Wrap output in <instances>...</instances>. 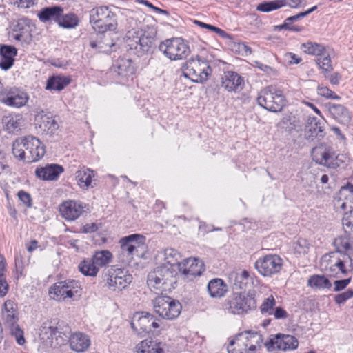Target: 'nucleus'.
Returning <instances> with one entry per match:
<instances>
[{
  "label": "nucleus",
  "mask_w": 353,
  "mask_h": 353,
  "mask_svg": "<svg viewBox=\"0 0 353 353\" xmlns=\"http://www.w3.org/2000/svg\"><path fill=\"white\" fill-rule=\"evenodd\" d=\"M320 267L328 276L341 279L353 270V260L343 252H331L321 257Z\"/></svg>",
  "instance_id": "f03ea898"
},
{
  "label": "nucleus",
  "mask_w": 353,
  "mask_h": 353,
  "mask_svg": "<svg viewBox=\"0 0 353 353\" xmlns=\"http://www.w3.org/2000/svg\"><path fill=\"white\" fill-rule=\"evenodd\" d=\"M341 79V74L339 72H334L329 77L330 83L332 85H338Z\"/></svg>",
  "instance_id": "774afa93"
},
{
  "label": "nucleus",
  "mask_w": 353,
  "mask_h": 353,
  "mask_svg": "<svg viewBox=\"0 0 353 353\" xmlns=\"http://www.w3.org/2000/svg\"><path fill=\"white\" fill-rule=\"evenodd\" d=\"M29 100L28 94L19 87L3 88L0 94V101L3 104L16 108L25 106Z\"/></svg>",
  "instance_id": "f3484780"
},
{
  "label": "nucleus",
  "mask_w": 353,
  "mask_h": 353,
  "mask_svg": "<svg viewBox=\"0 0 353 353\" xmlns=\"http://www.w3.org/2000/svg\"><path fill=\"white\" fill-rule=\"evenodd\" d=\"M19 199L26 208H30L32 205V199L31 195L24 190H20L17 193Z\"/></svg>",
  "instance_id": "bf43d9fd"
},
{
  "label": "nucleus",
  "mask_w": 353,
  "mask_h": 353,
  "mask_svg": "<svg viewBox=\"0 0 353 353\" xmlns=\"http://www.w3.org/2000/svg\"><path fill=\"white\" fill-rule=\"evenodd\" d=\"M334 202L336 208L343 210H353V184L347 183L341 187Z\"/></svg>",
  "instance_id": "393cba45"
},
{
  "label": "nucleus",
  "mask_w": 353,
  "mask_h": 353,
  "mask_svg": "<svg viewBox=\"0 0 353 353\" xmlns=\"http://www.w3.org/2000/svg\"><path fill=\"white\" fill-rule=\"evenodd\" d=\"M311 154L312 159L319 165L331 168H336L340 165L335 151L326 143H320L315 146Z\"/></svg>",
  "instance_id": "2eb2a0df"
},
{
  "label": "nucleus",
  "mask_w": 353,
  "mask_h": 353,
  "mask_svg": "<svg viewBox=\"0 0 353 353\" xmlns=\"http://www.w3.org/2000/svg\"><path fill=\"white\" fill-rule=\"evenodd\" d=\"M310 248V243L304 239H299L295 247L296 252L299 254H307Z\"/></svg>",
  "instance_id": "13d9d810"
},
{
  "label": "nucleus",
  "mask_w": 353,
  "mask_h": 353,
  "mask_svg": "<svg viewBox=\"0 0 353 353\" xmlns=\"http://www.w3.org/2000/svg\"><path fill=\"white\" fill-rule=\"evenodd\" d=\"M1 317L6 327L18 324L19 312L17 303L12 300H6L3 305Z\"/></svg>",
  "instance_id": "4be33fe9"
},
{
  "label": "nucleus",
  "mask_w": 353,
  "mask_h": 353,
  "mask_svg": "<svg viewBox=\"0 0 353 353\" xmlns=\"http://www.w3.org/2000/svg\"><path fill=\"white\" fill-rule=\"evenodd\" d=\"M82 287L79 281L68 279L54 283L48 289V295L51 299L61 302L68 299L74 300L79 297Z\"/></svg>",
  "instance_id": "0eeeda50"
},
{
  "label": "nucleus",
  "mask_w": 353,
  "mask_h": 353,
  "mask_svg": "<svg viewBox=\"0 0 353 353\" xmlns=\"http://www.w3.org/2000/svg\"><path fill=\"white\" fill-rule=\"evenodd\" d=\"M316 63L322 70L325 77H327V73H330L333 70L331 57L327 51H325V54H323V57H319L316 59Z\"/></svg>",
  "instance_id": "8fccbe9b"
},
{
  "label": "nucleus",
  "mask_w": 353,
  "mask_h": 353,
  "mask_svg": "<svg viewBox=\"0 0 353 353\" xmlns=\"http://www.w3.org/2000/svg\"><path fill=\"white\" fill-rule=\"evenodd\" d=\"M256 101L261 107L272 112H281L288 103L283 91L273 85L263 88Z\"/></svg>",
  "instance_id": "423d86ee"
},
{
  "label": "nucleus",
  "mask_w": 353,
  "mask_h": 353,
  "mask_svg": "<svg viewBox=\"0 0 353 353\" xmlns=\"http://www.w3.org/2000/svg\"><path fill=\"white\" fill-rule=\"evenodd\" d=\"M317 93L321 97L327 99H340L341 97L328 87L320 85L317 87Z\"/></svg>",
  "instance_id": "6e6d98bb"
},
{
  "label": "nucleus",
  "mask_w": 353,
  "mask_h": 353,
  "mask_svg": "<svg viewBox=\"0 0 353 353\" xmlns=\"http://www.w3.org/2000/svg\"><path fill=\"white\" fill-rule=\"evenodd\" d=\"M285 6H288L292 8H300L306 5V0H285Z\"/></svg>",
  "instance_id": "0e129e2a"
},
{
  "label": "nucleus",
  "mask_w": 353,
  "mask_h": 353,
  "mask_svg": "<svg viewBox=\"0 0 353 353\" xmlns=\"http://www.w3.org/2000/svg\"><path fill=\"white\" fill-rule=\"evenodd\" d=\"M317 6H314L312 7L311 8L308 9L305 12H301L298 13L297 14H295L294 16H290L288 18H286L284 21V23H287L288 26H286V30L292 31V32H301L303 30V26H299V25H294V23L299 19H301L302 18L306 17L315 10H316Z\"/></svg>",
  "instance_id": "e433bc0d"
},
{
  "label": "nucleus",
  "mask_w": 353,
  "mask_h": 353,
  "mask_svg": "<svg viewBox=\"0 0 353 353\" xmlns=\"http://www.w3.org/2000/svg\"><path fill=\"white\" fill-rule=\"evenodd\" d=\"M7 266L6 257L0 254V297H4L9 291V285L6 277Z\"/></svg>",
  "instance_id": "ea45409f"
},
{
  "label": "nucleus",
  "mask_w": 353,
  "mask_h": 353,
  "mask_svg": "<svg viewBox=\"0 0 353 353\" xmlns=\"http://www.w3.org/2000/svg\"><path fill=\"white\" fill-rule=\"evenodd\" d=\"M90 23L94 31L99 34L100 38L107 32H114L118 27L117 14L106 6L91 10Z\"/></svg>",
  "instance_id": "20e7f679"
},
{
  "label": "nucleus",
  "mask_w": 353,
  "mask_h": 353,
  "mask_svg": "<svg viewBox=\"0 0 353 353\" xmlns=\"http://www.w3.org/2000/svg\"><path fill=\"white\" fill-rule=\"evenodd\" d=\"M329 110L333 117L341 123H346L350 121V113L343 105L332 104L329 108Z\"/></svg>",
  "instance_id": "58836bf2"
},
{
  "label": "nucleus",
  "mask_w": 353,
  "mask_h": 353,
  "mask_svg": "<svg viewBox=\"0 0 353 353\" xmlns=\"http://www.w3.org/2000/svg\"><path fill=\"white\" fill-rule=\"evenodd\" d=\"M350 282L351 278L336 280L334 282V291L340 292L343 290L350 283Z\"/></svg>",
  "instance_id": "680f3d73"
},
{
  "label": "nucleus",
  "mask_w": 353,
  "mask_h": 353,
  "mask_svg": "<svg viewBox=\"0 0 353 353\" xmlns=\"http://www.w3.org/2000/svg\"><path fill=\"white\" fill-rule=\"evenodd\" d=\"M179 271L187 277H195L205 271V265L198 258L190 257L179 264Z\"/></svg>",
  "instance_id": "412c9836"
},
{
  "label": "nucleus",
  "mask_w": 353,
  "mask_h": 353,
  "mask_svg": "<svg viewBox=\"0 0 353 353\" xmlns=\"http://www.w3.org/2000/svg\"><path fill=\"white\" fill-rule=\"evenodd\" d=\"M153 307L160 317L172 320L179 316L182 305L177 300L169 296H158L153 300Z\"/></svg>",
  "instance_id": "9d476101"
},
{
  "label": "nucleus",
  "mask_w": 353,
  "mask_h": 353,
  "mask_svg": "<svg viewBox=\"0 0 353 353\" xmlns=\"http://www.w3.org/2000/svg\"><path fill=\"white\" fill-rule=\"evenodd\" d=\"M159 50L171 61L183 60L190 52L188 43L181 37L165 39L159 43Z\"/></svg>",
  "instance_id": "1a4fd4ad"
},
{
  "label": "nucleus",
  "mask_w": 353,
  "mask_h": 353,
  "mask_svg": "<svg viewBox=\"0 0 353 353\" xmlns=\"http://www.w3.org/2000/svg\"><path fill=\"white\" fill-rule=\"evenodd\" d=\"M71 82L70 77L61 75L50 77L47 81L46 89L49 90L61 91Z\"/></svg>",
  "instance_id": "f704fd0d"
},
{
  "label": "nucleus",
  "mask_w": 353,
  "mask_h": 353,
  "mask_svg": "<svg viewBox=\"0 0 353 353\" xmlns=\"http://www.w3.org/2000/svg\"><path fill=\"white\" fill-rule=\"evenodd\" d=\"M35 26L32 21L27 18H21L18 19L12 29V37L14 39L30 43L32 39V32Z\"/></svg>",
  "instance_id": "6ab92c4d"
},
{
  "label": "nucleus",
  "mask_w": 353,
  "mask_h": 353,
  "mask_svg": "<svg viewBox=\"0 0 353 353\" xmlns=\"http://www.w3.org/2000/svg\"><path fill=\"white\" fill-rule=\"evenodd\" d=\"M207 288L210 296L216 299L225 296L228 291L227 284L220 278L211 279L208 282Z\"/></svg>",
  "instance_id": "7c9ffc66"
},
{
  "label": "nucleus",
  "mask_w": 353,
  "mask_h": 353,
  "mask_svg": "<svg viewBox=\"0 0 353 353\" xmlns=\"http://www.w3.org/2000/svg\"><path fill=\"white\" fill-rule=\"evenodd\" d=\"M205 29H208L210 31L214 32L215 33H216L217 34H219L220 37H221L223 38L227 37V36H228V34L226 33L225 31H224L223 30H222L216 26H214L210 24L207 23L206 26H205Z\"/></svg>",
  "instance_id": "338daca9"
},
{
  "label": "nucleus",
  "mask_w": 353,
  "mask_h": 353,
  "mask_svg": "<svg viewBox=\"0 0 353 353\" xmlns=\"http://www.w3.org/2000/svg\"><path fill=\"white\" fill-rule=\"evenodd\" d=\"M276 302L274 296L272 294H270L263 300L259 307L261 314L272 315V310H274V307L276 305Z\"/></svg>",
  "instance_id": "603ef678"
},
{
  "label": "nucleus",
  "mask_w": 353,
  "mask_h": 353,
  "mask_svg": "<svg viewBox=\"0 0 353 353\" xmlns=\"http://www.w3.org/2000/svg\"><path fill=\"white\" fill-rule=\"evenodd\" d=\"M23 121V118L20 114L6 117L4 120L5 129L8 133L17 134L21 130Z\"/></svg>",
  "instance_id": "c9c22d12"
},
{
  "label": "nucleus",
  "mask_w": 353,
  "mask_h": 353,
  "mask_svg": "<svg viewBox=\"0 0 353 353\" xmlns=\"http://www.w3.org/2000/svg\"><path fill=\"white\" fill-rule=\"evenodd\" d=\"M70 332L71 329L68 323L57 318H53L43 323L39 336L51 346H61L68 341L70 348L77 352L87 350L91 343L90 337L81 332H74L68 336Z\"/></svg>",
  "instance_id": "f257e3e1"
},
{
  "label": "nucleus",
  "mask_w": 353,
  "mask_h": 353,
  "mask_svg": "<svg viewBox=\"0 0 353 353\" xmlns=\"http://www.w3.org/2000/svg\"><path fill=\"white\" fill-rule=\"evenodd\" d=\"M221 86L228 92H237L244 87V79L237 72L226 71L221 78Z\"/></svg>",
  "instance_id": "a878e982"
},
{
  "label": "nucleus",
  "mask_w": 353,
  "mask_h": 353,
  "mask_svg": "<svg viewBox=\"0 0 353 353\" xmlns=\"http://www.w3.org/2000/svg\"><path fill=\"white\" fill-rule=\"evenodd\" d=\"M78 269L84 276L91 277H95L99 272L98 266H97L92 257L83 259L79 263Z\"/></svg>",
  "instance_id": "4c0bfd02"
},
{
  "label": "nucleus",
  "mask_w": 353,
  "mask_h": 353,
  "mask_svg": "<svg viewBox=\"0 0 353 353\" xmlns=\"http://www.w3.org/2000/svg\"><path fill=\"white\" fill-rule=\"evenodd\" d=\"M301 49L305 54L317 57H323L327 51L325 46L322 44H319L315 42H307L302 43Z\"/></svg>",
  "instance_id": "37998d69"
},
{
  "label": "nucleus",
  "mask_w": 353,
  "mask_h": 353,
  "mask_svg": "<svg viewBox=\"0 0 353 353\" xmlns=\"http://www.w3.org/2000/svg\"><path fill=\"white\" fill-rule=\"evenodd\" d=\"M228 309L233 314H243L256 308L257 303L254 291L247 293H234L227 302Z\"/></svg>",
  "instance_id": "9b49d317"
},
{
  "label": "nucleus",
  "mask_w": 353,
  "mask_h": 353,
  "mask_svg": "<svg viewBox=\"0 0 353 353\" xmlns=\"http://www.w3.org/2000/svg\"><path fill=\"white\" fill-rule=\"evenodd\" d=\"M307 285L312 288L324 290L330 289L332 283L325 275L314 274L309 278Z\"/></svg>",
  "instance_id": "79ce46f5"
},
{
  "label": "nucleus",
  "mask_w": 353,
  "mask_h": 353,
  "mask_svg": "<svg viewBox=\"0 0 353 353\" xmlns=\"http://www.w3.org/2000/svg\"><path fill=\"white\" fill-rule=\"evenodd\" d=\"M178 273L172 265H161L149 272L147 285L157 294L169 293L176 288Z\"/></svg>",
  "instance_id": "7ed1b4c3"
},
{
  "label": "nucleus",
  "mask_w": 353,
  "mask_h": 353,
  "mask_svg": "<svg viewBox=\"0 0 353 353\" xmlns=\"http://www.w3.org/2000/svg\"><path fill=\"white\" fill-rule=\"evenodd\" d=\"M334 245L337 249L336 251H341L346 253L348 251H353V236L345 234L338 236L334 239Z\"/></svg>",
  "instance_id": "a19ab883"
},
{
  "label": "nucleus",
  "mask_w": 353,
  "mask_h": 353,
  "mask_svg": "<svg viewBox=\"0 0 353 353\" xmlns=\"http://www.w3.org/2000/svg\"><path fill=\"white\" fill-rule=\"evenodd\" d=\"M259 283V280L256 274L254 272L246 270H243L241 272L236 274L234 279L235 285L244 290L249 287L256 285Z\"/></svg>",
  "instance_id": "c85d7f7f"
},
{
  "label": "nucleus",
  "mask_w": 353,
  "mask_h": 353,
  "mask_svg": "<svg viewBox=\"0 0 353 353\" xmlns=\"http://www.w3.org/2000/svg\"><path fill=\"white\" fill-rule=\"evenodd\" d=\"M79 23V17L74 13H68L60 16L57 24L64 28H74Z\"/></svg>",
  "instance_id": "09e8293b"
},
{
  "label": "nucleus",
  "mask_w": 353,
  "mask_h": 353,
  "mask_svg": "<svg viewBox=\"0 0 353 353\" xmlns=\"http://www.w3.org/2000/svg\"><path fill=\"white\" fill-rule=\"evenodd\" d=\"M262 341L261 336L250 330L240 332L230 340L228 353H254Z\"/></svg>",
  "instance_id": "39448f33"
},
{
  "label": "nucleus",
  "mask_w": 353,
  "mask_h": 353,
  "mask_svg": "<svg viewBox=\"0 0 353 353\" xmlns=\"http://www.w3.org/2000/svg\"><path fill=\"white\" fill-rule=\"evenodd\" d=\"M112 252L108 250L96 251L92 256V259L99 270L108 265L112 261Z\"/></svg>",
  "instance_id": "a18cd8bd"
},
{
  "label": "nucleus",
  "mask_w": 353,
  "mask_h": 353,
  "mask_svg": "<svg viewBox=\"0 0 353 353\" xmlns=\"http://www.w3.org/2000/svg\"><path fill=\"white\" fill-rule=\"evenodd\" d=\"M17 49L12 46L3 45L0 48V68L4 70L10 69L14 62Z\"/></svg>",
  "instance_id": "cd10ccee"
},
{
  "label": "nucleus",
  "mask_w": 353,
  "mask_h": 353,
  "mask_svg": "<svg viewBox=\"0 0 353 353\" xmlns=\"http://www.w3.org/2000/svg\"><path fill=\"white\" fill-rule=\"evenodd\" d=\"M145 237L139 234H133L122 237L119 243L122 254L133 259L141 257L146 249Z\"/></svg>",
  "instance_id": "f8f14e48"
},
{
  "label": "nucleus",
  "mask_w": 353,
  "mask_h": 353,
  "mask_svg": "<svg viewBox=\"0 0 353 353\" xmlns=\"http://www.w3.org/2000/svg\"><path fill=\"white\" fill-rule=\"evenodd\" d=\"M20 8H30L37 4L38 0H12Z\"/></svg>",
  "instance_id": "052dcab7"
},
{
  "label": "nucleus",
  "mask_w": 353,
  "mask_h": 353,
  "mask_svg": "<svg viewBox=\"0 0 353 353\" xmlns=\"http://www.w3.org/2000/svg\"><path fill=\"white\" fill-rule=\"evenodd\" d=\"M134 353H163V349L161 342L147 339L135 345Z\"/></svg>",
  "instance_id": "c756f323"
},
{
  "label": "nucleus",
  "mask_w": 353,
  "mask_h": 353,
  "mask_svg": "<svg viewBox=\"0 0 353 353\" xmlns=\"http://www.w3.org/2000/svg\"><path fill=\"white\" fill-rule=\"evenodd\" d=\"M105 286L114 292H121L132 281V276L125 268L111 267L105 274Z\"/></svg>",
  "instance_id": "4468645a"
},
{
  "label": "nucleus",
  "mask_w": 353,
  "mask_h": 353,
  "mask_svg": "<svg viewBox=\"0 0 353 353\" xmlns=\"http://www.w3.org/2000/svg\"><path fill=\"white\" fill-rule=\"evenodd\" d=\"M7 328L9 329L11 335L15 338L19 345H22L26 343L23 331L20 328L18 324H16V325L13 327H9Z\"/></svg>",
  "instance_id": "5fc2aeb1"
},
{
  "label": "nucleus",
  "mask_w": 353,
  "mask_h": 353,
  "mask_svg": "<svg viewBox=\"0 0 353 353\" xmlns=\"http://www.w3.org/2000/svg\"><path fill=\"white\" fill-rule=\"evenodd\" d=\"M285 0L264 1L257 6L256 10L260 12H268L285 6Z\"/></svg>",
  "instance_id": "3c124183"
},
{
  "label": "nucleus",
  "mask_w": 353,
  "mask_h": 353,
  "mask_svg": "<svg viewBox=\"0 0 353 353\" xmlns=\"http://www.w3.org/2000/svg\"><path fill=\"white\" fill-rule=\"evenodd\" d=\"M94 176L93 170L85 167L77 171L75 174L77 184L83 190H88L91 186Z\"/></svg>",
  "instance_id": "72a5a7b5"
},
{
  "label": "nucleus",
  "mask_w": 353,
  "mask_h": 353,
  "mask_svg": "<svg viewBox=\"0 0 353 353\" xmlns=\"http://www.w3.org/2000/svg\"><path fill=\"white\" fill-rule=\"evenodd\" d=\"M276 319H285L288 317V314L283 307H277L272 310V314Z\"/></svg>",
  "instance_id": "e2e57ef3"
},
{
  "label": "nucleus",
  "mask_w": 353,
  "mask_h": 353,
  "mask_svg": "<svg viewBox=\"0 0 353 353\" xmlns=\"http://www.w3.org/2000/svg\"><path fill=\"white\" fill-rule=\"evenodd\" d=\"M63 13V9L61 6H54L42 8L38 13V17L42 22L54 21L58 23L60 16Z\"/></svg>",
  "instance_id": "2f4dec72"
},
{
  "label": "nucleus",
  "mask_w": 353,
  "mask_h": 353,
  "mask_svg": "<svg viewBox=\"0 0 353 353\" xmlns=\"http://www.w3.org/2000/svg\"><path fill=\"white\" fill-rule=\"evenodd\" d=\"M86 204L74 199H68L62 201L59 205L61 216L68 221H72L80 217L84 212Z\"/></svg>",
  "instance_id": "a211bd4d"
},
{
  "label": "nucleus",
  "mask_w": 353,
  "mask_h": 353,
  "mask_svg": "<svg viewBox=\"0 0 353 353\" xmlns=\"http://www.w3.org/2000/svg\"><path fill=\"white\" fill-rule=\"evenodd\" d=\"M24 149L26 150V137L17 139L12 143V154L19 161L26 163L27 156Z\"/></svg>",
  "instance_id": "49530a36"
},
{
  "label": "nucleus",
  "mask_w": 353,
  "mask_h": 353,
  "mask_svg": "<svg viewBox=\"0 0 353 353\" xmlns=\"http://www.w3.org/2000/svg\"><path fill=\"white\" fill-rule=\"evenodd\" d=\"M26 143L28 152L26 163L38 161L45 155L46 147L38 138L31 135L26 136Z\"/></svg>",
  "instance_id": "aec40b11"
},
{
  "label": "nucleus",
  "mask_w": 353,
  "mask_h": 353,
  "mask_svg": "<svg viewBox=\"0 0 353 353\" xmlns=\"http://www.w3.org/2000/svg\"><path fill=\"white\" fill-rule=\"evenodd\" d=\"M342 223L345 233L353 236V209L344 214Z\"/></svg>",
  "instance_id": "864d4df0"
},
{
  "label": "nucleus",
  "mask_w": 353,
  "mask_h": 353,
  "mask_svg": "<svg viewBox=\"0 0 353 353\" xmlns=\"http://www.w3.org/2000/svg\"><path fill=\"white\" fill-rule=\"evenodd\" d=\"M182 71L185 77L199 83L207 81L212 74L209 62L199 55L184 63Z\"/></svg>",
  "instance_id": "6e6552de"
},
{
  "label": "nucleus",
  "mask_w": 353,
  "mask_h": 353,
  "mask_svg": "<svg viewBox=\"0 0 353 353\" xmlns=\"http://www.w3.org/2000/svg\"><path fill=\"white\" fill-rule=\"evenodd\" d=\"M157 31L154 29L149 32L140 30L139 54L148 52L154 45Z\"/></svg>",
  "instance_id": "473e14b6"
},
{
  "label": "nucleus",
  "mask_w": 353,
  "mask_h": 353,
  "mask_svg": "<svg viewBox=\"0 0 353 353\" xmlns=\"http://www.w3.org/2000/svg\"><path fill=\"white\" fill-rule=\"evenodd\" d=\"M274 347L279 350H294L299 345V341L296 337L288 334H279L271 340Z\"/></svg>",
  "instance_id": "bb28decb"
},
{
  "label": "nucleus",
  "mask_w": 353,
  "mask_h": 353,
  "mask_svg": "<svg viewBox=\"0 0 353 353\" xmlns=\"http://www.w3.org/2000/svg\"><path fill=\"white\" fill-rule=\"evenodd\" d=\"M118 74L121 76L129 77L135 73V66L132 60L125 58H119L117 61Z\"/></svg>",
  "instance_id": "c03bdc74"
},
{
  "label": "nucleus",
  "mask_w": 353,
  "mask_h": 353,
  "mask_svg": "<svg viewBox=\"0 0 353 353\" xmlns=\"http://www.w3.org/2000/svg\"><path fill=\"white\" fill-rule=\"evenodd\" d=\"M159 320L146 312H137L132 317V328L139 334L149 333L160 327Z\"/></svg>",
  "instance_id": "dca6fc26"
},
{
  "label": "nucleus",
  "mask_w": 353,
  "mask_h": 353,
  "mask_svg": "<svg viewBox=\"0 0 353 353\" xmlns=\"http://www.w3.org/2000/svg\"><path fill=\"white\" fill-rule=\"evenodd\" d=\"M98 230V226L94 223H87L82 227L81 229V232L83 233H92L96 232Z\"/></svg>",
  "instance_id": "69168bd1"
},
{
  "label": "nucleus",
  "mask_w": 353,
  "mask_h": 353,
  "mask_svg": "<svg viewBox=\"0 0 353 353\" xmlns=\"http://www.w3.org/2000/svg\"><path fill=\"white\" fill-rule=\"evenodd\" d=\"M36 128L42 134L52 135L59 128L55 119L46 114H38L34 119Z\"/></svg>",
  "instance_id": "b1692460"
},
{
  "label": "nucleus",
  "mask_w": 353,
  "mask_h": 353,
  "mask_svg": "<svg viewBox=\"0 0 353 353\" xmlns=\"http://www.w3.org/2000/svg\"><path fill=\"white\" fill-rule=\"evenodd\" d=\"M353 298V290L347 289L346 291L334 296V300L336 304L341 305L347 300Z\"/></svg>",
  "instance_id": "4d7b16f0"
},
{
  "label": "nucleus",
  "mask_w": 353,
  "mask_h": 353,
  "mask_svg": "<svg viewBox=\"0 0 353 353\" xmlns=\"http://www.w3.org/2000/svg\"><path fill=\"white\" fill-rule=\"evenodd\" d=\"M64 168L57 163H47L44 166H39L35 169V176L43 181H57L63 173Z\"/></svg>",
  "instance_id": "5701e85b"
},
{
  "label": "nucleus",
  "mask_w": 353,
  "mask_h": 353,
  "mask_svg": "<svg viewBox=\"0 0 353 353\" xmlns=\"http://www.w3.org/2000/svg\"><path fill=\"white\" fill-rule=\"evenodd\" d=\"M125 43L130 49L139 54L140 30H129L125 35Z\"/></svg>",
  "instance_id": "de8ad7c7"
},
{
  "label": "nucleus",
  "mask_w": 353,
  "mask_h": 353,
  "mask_svg": "<svg viewBox=\"0 0 353 353\" xmlns=\"http://www.w3.org/2000/svg\"><path fill=\"white\" fill-rule=\"evenodd\" d=\"M283 260L278 254H268L259 257L254 263V268L264 277H272L281 272Z\"/></svg>",
  "instance_id": "ddd939ff"
}]
</instances>
